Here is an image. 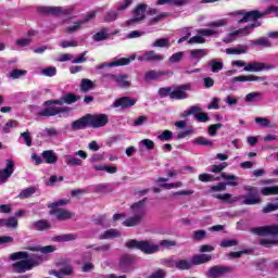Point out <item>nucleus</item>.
<instances>
[{"mask_svg": "<svg viewBox=\"0 0 278 278\" xmlns=\"http://www.w3.org/2000/svg\"><path fill=\"white\" fill-rule=\"evenodd\" d=\"M260 97H262V93H260V92H251V93H248L245 96V101L248 103H253V102L257 101V99H260Z\"/></svg>", "mask_w": 278, "mask_h": 278, "instance_id": "obj_54", "label": "nucleus"}, {"mask_svg": "<svg viewBox=\"0 0 278 278\" xmlns=\"http://www.w3.org/2000/svg\"><path fill=\"white\" fill-rule=\"evenodd\" d=\"M212 260V255L208 254H198L193 256L191 260L193 266H198L199 264H205L206 262H210Z\"/></svg>", "mask_w": 278, "mask_h": 278, "instance_id": "obj_30", "label": "nucleus"}, {"mask_svg": "<svg viewBox=\"0 0 278 278\" xmlns=\"http://www.w3.org/2000/svg\"><path fill=\"white\" fill-rule=\"evenodd\" d=\"M46 164H55L58 162V155H55V152L53 150H47L41 153Z\"/></svg>", "mask_w": 278, "mask_h": 278, "instance_id": "obj_27", "label": "nucleus"}, {"mask_svg": "<svg viewBox=\"0 0 278 278\" xmlns=\"http://www.w3.org/2000/svg\"><path fill=\"white\" fill-rule=\"evenodd\" d=\"M79 42L76 40H70V41H61L60 47H62V49H67L68 47H78Z\"/></svg>", "mask_w": 278, "mask_h": 278, "instance_id": "obj_61", "label": "nucleus"}, {"mask_svg": "<svg viewBox=\"0 0 278 278\" xmlns=\"http://www.w3.org/2000/svg\"><path fill=\"white\" fill-rule=\"evenodd\" d=\"M130 214L126 220L123 222L124 227H136L144 220L147 216V198L130 205Z\"/></svg>", "mask_w": 278, "mask_h": 278, "instance_id": "obj_2", "label": "nucleus"}, {"mask_svg": "<svg viewBox=\"0 0 278 278\" xmlns=\"http://www.w3.org/2000/svg\"><path fill=\"white\" fill-rule=\"evenodd\" d=\"M33 194H36V187H28L20 192L18 199H29Z\"/></svg>", "mask_w": 278, "mask_h": 278, "instance_id": "obj_42", "label": "nucleus"}, {"mask_svg": "<svg viewBox=\"0 0 278 278\" xmlns=\"http://www.w3.org/2000/svg\"><path fill=\"white\" fill-rule=\"evenodd\" d=\"M139 147H146L148 151H153L155 149V142L151 139H143L139 142Z\"/></svg>", "mask_w": 278, "mask_h": 278, "instance_id": "obj_51", "label": "nucleus"}, {"mask_svg": "<svg viewBox=\"0 0 278 278\" xmlns=\"http://www.w3.org/2000/svg\"><path fill=\"white\" fill-rule=\"evenodd\" d=\"M229 16H235L237 23H249L250 21H257L260 18H264L266 16V12L264 11H258V10H253V11H244V10H239L229 13Z\"/></svg>", "mask_w": 278, "mask_h": 278, "instance_id": "obj_4", "label": "nucleus"}, {"mask_svg": "<svg viewBox=\"0 0 278 278\" xmlns=\"http://www.w3.org/2000/svg\"><path fill=\"white\" fill-rule=\"evenodd\" d=\"M163 75H166V73L150 71V72L146 73L144 79H146V81H151L153 79H160Z\"/></svg>", "mask_w": 278, "mask_h": 278, "instance_id": "obj_39", "label": "nucleus"}, {"mask_svg": "<svg viewBox=\"0 0 278 278\" xmlns=\"http://www.w3.org/2000/svg\"><path fill=\"white\" fill-rule=\"evenodd\" d=\"M232 81H264L263 77L255 76V75H241L232 78Z\"/></svg>", "mask_w": 278, "mask_h": 278, "instance_id": "obj_29", "label": "nucleus"}, {"mask_svg": "<svg viewBox=\"0 0 278 278\" xmlns=\"http://www.w3.org/2000/svg\"><path fill=\"white\" fill-rule=\"evenodd\" d=\"M92 86H94L92 80H90V79H83L81 80V85H80V90H83V92H88V90H92Z\"/></svg>", "mask_w": 278, "mask_h": 278, "instance_id": "obj_52", "label": "nucleus"}, {"mask_svg": "<svg viewBox=\"0 0 278 278\" xmlns=\"http://www.w3.org/2000/svg\"><path fill=\"white\" fill-rule=\"evenodd\" d=\"M136 105V100L129 98V97H123L114 101L113 108H134Z\"/></svg>", "mask_w": 278, "mask_h": 278, "instance_id": "obj_21", "label": "nucleus"}, {"mask_svg": "<svg viewBox=\"0 0 278 278\" xmlns=\"http://www.w3.org/2000/svg\"><path fill=\"white\" fill-rule=\"evenodd\" d=\"M227 166H228V164L225 162L219 165H212L211 173H220L222 170H225V168H227Z\"/></svg>", "mask_w": 278, "mask_h": 278, "instance_id": "obj_63", "label": "nucleus"}, {"mask_svg": "<svg viewBox=\"0 0 278 278\" xmlns=\"http://www.w3.org/2000/svg\"><path fill=\"white\" fill-rule=\"evenodd\" d=\"M202 38H205L207 36H218V29L216 28H201L197 30Z\"/></svg>", "mask_w": 278, "mask_h": 278, "instance_id": "obj_37", "label": "nucleus"}, {"mask_svg": "<svg viewBox=\"0 0 278 278\" xmlns=\"http://www.w3.org/2000/svg\"><path fill=\"white\" fill-rule=\"evenodd\" d=\"M215 199H219V201H225V203H237L240 201V198L232 197L230 193L217 194Z\"/></svg>", "mask_w": 278, "mask_h": 278, "instance_id": "obj_32", "label": "nucleus"}, {"mask_svg": "<svg viewBox=\"0 0 278 278\" xmlns=\"http://www.w3.org/2000/svg\"><path fill=\"white\" fill-rule=\"evenodd\" d=\"M208 66H211L212 73H218L219 71H223V62L211 60L208 62Z\"/></svg>", "mask_w": 278, "mask_h": 278, "instance_id": "obj_46", "label": "nucleus"}, {"mask_svg": "<svg viewBox=\"0 0 278 278\" xmlns=\"http://www.w3.org/2000/svg\"><path fill=\"white\" fill-rule=\"evenodd\" d=\"M252 45L254 47H265V48L273 47V43L270 42V40H268V38L256 39L252 41Z\"/></svg>", "mask_w": 278, "mask_h": 278, "instance_id": "obj_44", "label": "nucleus"}, {"mask_svg": "<svg viewBox=\"0 0 278 278\" xmlns=\"http://www.w3.org/2000/svg\"><path fill=\"white\" fill-rule=\"evenodd\" d=\"M166 271L163 269H157L156 271L152 273L149 278H165Z\"/></svg>", "mask_w": 278, "mask_h": 278, "instance_id": "obj_64", "label": "nucleus"}, {"mask_svg": "<svg viewBox=\"0 0 278 278\" xmlns=\"http://www.w3.org/2000/svg\"><path fill=\"white\" fill-rule=\"evenodd\" d=\"M125 245L127 249H139V251H142V253H147L148 255L157 253V251H160V245L154 244L151 241L129 240Z\"/></svg>", "mask_w": 278, "mask_h": 278, "instance_id": "obj_5", "label": "nucleus"}, {"mask_svg": "<svg viewBox=\"0 0 278 278\" xmlns=\"http://www.w3.org/2000/svg\"><path fill=\"white\" fill-rule=\"evenodd\" d=\"M116 18H118V13H116L115 11H111V12L106 13V15L104 16V21L106 23H112V22L116 21Z\"/></svg>", "mask_w": 278, "mask_h": 278, "instance_id": "obj_59", "label": "nucleus"}, {"mask_svg": "<svg viewBox=\"0 0 278 278\" xmlns=\"http://www.w3.org/2000/svg\"><path fill=\"white\" fill-rule=\"evenodd\" d=\"M204 42H205V38L200 34H198L197 36L191 37L188 40V45H204Z\"/></svg>", "mask_w": 278, "mask_h": 278, "instance_id": "obj_47", "label": "nucleus"}, {"mask_svg": "<svg viewBox=\"0 0 278 278\" xmlns=\"http://www.w3.org/2000/svg\"><path fill=\"white\" fill-rule=\"evenodd\" d=\"M94 16H97V13L94 11H91V12L87 13L85 18H83V20L67 21L65 23L66 24V27H65L66 34H75V33L79 31L81 29V27H84V25H86V23H88V21H92V18H94Z\"/></svg>", "mask_w": 278, "mask_h": 278, "instance_id": "obj_6", "label": "nucleus"}, {"mask_svg": "<svg viewBox=\"0 0 278 278\" xmlns=\"http://www.w3.org/2000/svg\"><path fill=\"white\" fill-rule=\"evenodd\" d=\"M3 227H8L9 229H16L18 227L16 217H9L8 219H3Z\"/></svg>", "mask_w": 278, "mask_h": 278, "instance_id": "obj_43", "label": "nucleus"}, {"mask_svg": "<svg viewBox=\"0 0 278 278\" xmlns=\"http://www.w3.org/2000/svg\"><path fill=\"white\" fill-rule=\"evenodd\" d=\"M175 268H178V270H190L192 268L193 263L192 261L188 260H179L174 263Z\"/></svg>", "mask_w": 278, "mask_h": 278, "instance_id": "obj_28", "label": "nucleus"}, {"mask_svg": "<svg viewBox=\"0 0 278 278\" xmlns=\"http://www.w3.org/2000/svg\"><path fill=\"white\" fill-rule=\"evenodd\" d=\"M121 232L116 229H109L104 233L100 235V240H110L111 238H118Z\"/></svg>", "mask_w": 278, "mask_h": 278, "instance_id": "obj_34", "label": "nucleus"}, {"mask_svg": "<svg viewBox=\"0 0 278 278\" xmlns=\"http://www.w3.org/2000/svg\"><path fill=\"white\" fill-rule=\"evenodd\" d=\"M193 144H198L199 147H212L214 142L205 137H198L193 140Z\"/></svg>", "mask_w": 278, "mask_h": 278, "instance_id": "obj_40", "label": "nucleus"}, {"mask_svg": "<svg viewBox=\"0 0 278 278\" xmlns=\"http://www.w3.org/2000/svg\"><path fill=\"white\" fill-rule=\"evenodd\" d=\"M64 160H65V164H67V166H81V164H83L81 159H77L73 155H65Z\"/></svg>", "mask_w": 278, "mask_h": 278, "instance_id": "obj_36", "label": "nucleus"}, {"mask_svg": "<svg viewBox=\"0 0 278 278\" xmlns=\"http://www.w3.org/2000/svg\"><path fill=\"white\" fill-rule=\"evenodd\" d=\"M255 123L256 125H260V127H268L269 129H273V127H275V124L270 123V119L266 117H256Z\"/></svg>", "mask_w": 278, "mask_h": 278, "instance_id": "obj_41", "label": "nucleus"}, {"mask_svg": "<svg viewBox=\"0 0 278 278\" xmlns=\"http://www.w3.org/2000/svg\"><path fill=\"white\" fill-rule=\"evenodd\" d=\"M105 77L109 81L116 84L119 88H129V86H131V81H129V76L127 74H108Z\"/></svg>", "mask_w": 278, "mask_h": 278, "instance_id": "obj_10", "label": "nucleus"}, {"mask_svg": "<svg viewBox=\"0 0 278 278\" xmlns=\"http://www.w3.org/2000/svg\"><path fill=\"white\" fill-rule=\"evenodd\" d=\"M199 179L200 181L207 184L210 181H216L217 178H215L214 175L211 174H200Z\"/></svg>", "mask_w": 278, "mask_h": 278, "instance_id": "obj_56", "label": "nucleus"}, {"mask_svg": "<svg viewBox=\"0 0 278 278\" xmlns=\"http://www.w3.org/2000/svg\"><path fill=\"white\" fill-rule=\"evenodd\" d=\"M147 16V4H139L134 10V17L128 21V25H132V23H140V21H144Z\"/></svg>", "mask_w": 278, "mask_h": 278, "instance_id": "obj_15", "label": "nucleus"}, {"mask_svg": "<svg viewBox=\"0 0 278 278\" xmlns=\"http://www.w3.org/2000/svg\"><path fill=\"white\" fill-rule=\"evenodd\" d=\"M275 16L278 17V7H268L265 9V16Z\"/></svg>", "mask_w": 278, "mask_h": 278, "instance_id": "obj_60", "label": "nucleus"}, {"mask_svg": "<svg viewBox=\"0 0 278 278\" xmlns=\"http://www.w3.org/2000/svg\"><path fill=\"white\" fill-rule=\"evenodd\" d=\"M190 88H192L190 84L172 87L170 99H175L176 101L188 99V92L186 90H190Z\"/></svg>", "mask_w": 278, "mask_h": 278, "instance_id": "obj_11", "label": "nucleus"}, {"mask_svg": "<svg viewBox=\"0 0 278 278\" xmlns=\"http://www.w3.org/2000/svg\"><path fill=\"white\" fill-rule=\"evenodd\" d=\"M151 47H159L161 49H168L170 47V40L166 38H159L153 41Z\"/></svg>", "mask_w": 278, "mask_h": 278, "instance_id": "obj_33", "label": "nucleus"}, {"mask_svg": "<svg viewBox=\"0 0 278 278\" xmlns=\"http://www.w3.org/2000/svg\"><path fill=\"white\" fill-rule=\"evenodd\" d=\"M14 173V161L11 159L7 160V165L4 169L0 170V184H5Z\"/></svg>", "mask_w": 278, "mask_h": 278, "instance_id": "obj_16", "label": "nucleus"}, {"mask_svg": "<svg viewBox=\"0 0 278 278\" xmlns=\"http://www.w3.org/2000/svg\"><path fill=\"white\" fill-rule=\"evenodd\" d=\"M134 60H136V54H132L129 58L115 59L111 63H102L99 65V68H105V66H109L110 68L114 66H127V64L134 62Z\"/></svg>", "mask_w": 278, "mask_h": 278, "instance_id": "obj_14", "label": "nucleus"}, {"mask_svg": "<svg viewBox=\"0 0 278 278\" xmlns=\"http://www.w3.org/2000/svg\"><path fill=\"white\" fill-rule=\"evenodd\" d=\"M223 127V124L218 123L215 125H211L208 126V136H216V131H218V129H220Z\"/></svg>", "mask_w": 278, "mask_h": 278, "instance_id": "obj_62", "label": "nucleus"}, {"mask_svg": "<svg viewBox=\"0 0 278 278\" xmlns=\"http://www.w3.org/2000/svg\"><path fill=\"white\" fill-rule=\"evenodd\" d=\"M72 273H73V267L65 266L59 273L58 271H53V275H55V277L61 278L62 275H71Z\"/></svg>", "mask_w": 278, "mask_h": 278, "instance_id": "obj_55", "label": "nucleus"}, {"mask_svg": "<svg viewBox=\"0 0 278 278\" xmlns=\"http://www.w3.org/2000/svg\"><path fill=\"white\" fill-rule=\"evenodd\" d=\"M244 191L249 193V195H240L239 199H243V205H257V203H262V199L255 192H257V188L245 186Z\"/></svg>", "mask_w": 278, "mask_h": 278, "instance_id": "obj_7", "label": "nucleus"}, {"mask_svg": "<svg viewBox=\"0 0 278 278\" xmlns=\"http://www.w3.org/2000/svg\"><path fill=\"white\" fill-rule=\"evenodd\" d=\"M86 127H90V124L88 122V115L72 123V129L74 131H77L79 129H86Z\"/></svg>", "mask_w": 278, "mask_h": 278, "instance_id": "obj_25", "label": "nucleus"}, {"mask_svg": "<svg viewBox=\"0 0 278 278\" xmlns=\"http://www.w3.org/2000/svg\"><path fill=\"white\" fill-rule=\"evenodd\" d=\"M157 139L162 142H168L169 140H173V131L164 130L161 135L157 136Z\"/></svg>", "mask_w": 278, "mask_h": 278, "instance_id": "obj_49", "label": "nucleus"}, {"mask_svg": "<svg viewBox=\"0 0 278 278\" xmlns=\"http://www.w3.org/2000/svg\"><path fill=\"white\" fill-rule=\"evenodd\" d=\"M190 59L194 61L193 66H197L205 55L210 53L207 49H193L189 51Z\"/></svg>", "mask_w": 278, "mask_h": 278, "instance_id": "obj_20", "label": "nucleus"}, {"mask_svg": "<svg viewBox=\"0 0 278 278\" xmlns=\"http://www.w3.org/2000/svg\"><path fill=\"white\" fill-rule=\"evenodd\" d=\"M139 62H162L164 55L155 53V51H146L142 55L138 56Z\"/></svg>", "mask_w": 278, "mask_h": 278, "instance_id": "obj_17", "label": "nucleus"}, {"mask_svg": "<svg viewBox=\"0 0 278 278\" xmlns=\"http://www.w3.org/2000/svg\"><path fill=\"white\" fill-rule=\"evenodd\" d=\"M270 68L271 67L267 66L265 63L253 61V62L247 63L244 71L247 73H260L262 71H268Z\"/></svg>", "mask_w": 278, "mask_h": 278, "instance_id": "obj_18", "label": "nucleus"}, {"mask_svg": "<svg viewBox=\"0 0 278 278\" xmlns=\"http://www.w3.org/2000/svg\"><path fill=\"white\" fill-rule=\"evenodd\" d=\"M34 251H40V253H53L55 251V247L53 245H46V247H36Z\"/></svg>", "mask_w": 278, "mask_h": 278, "instance_id": "obj_57", "label": "nucleus"}, {"mask_svg": "<svg viewBox=\"0 0 278 278\" xmlns=\"http://www.w3.org/2000/svg\"><path fill=\"white\" fill-rule=\"evenodd\" d=\"M260 24H252L250 26H245L244 28H239L233 33H230L225 39L224 42H233L238 36H249L251 31H253L254 27H258Z\"/></svg>", "mask_w": 278, "mask_h": 278, "instance_id": "obj_12", "label": "nucleus"}, {"mask_svg": "<svg viewBox=\"0 0 278 278\" xmlns=\"http://www.w3.org/2000/svg\"><path fill=\"white\" fill-rule=\"evenodd\" d=\"M24 75H27V71L25 70H13L9 77H11V79H21V77H24Z\"/></svg>", "mask_w": 278, "mask_h": 278, "instance_id": "obj_50", "label": "nucleus"}, {"mask_svg": "<svg viewBox=\"0 0 278 278\" xmlns=\"http://www.w3.org/2000/svg\"><path fill=\"white\" fill-rule=\"evenodd\" d=\"M79 99H81V97L76 96L74 93H66L62 96L61 100L47 101L45 102V105H49V108L42 109L39 112V116H56V114H62L66 112V109L53 106V103L54 105H62L63 103L71 105L73 103H77Z\"/></svg>", "mask_w": 278, "mask_h": 278, "instance_id": "obj_1", "label": "nucleus"}, {"mask_svg": "<svg viewBox=\"0 0 278 278\" xmlns=\"http://www.w3.org/2000/svg\"><path fill=\"white\" fill-rule=\"evenodd\" d=\"M87 118L89 122V127H93V129L105 127L106 123L110 122V117H108L105 114H87Z\"/></svg>", "mask_w": 278, "mask_h": 278, "instance_id": "obj_9", "label": "nucleus"}, {"mask_svg": "<svg viewBox=\"0 0 278 278\" xmlns=\"http://www.w3.org/2000/svg\"><path fill=\"white\" fill-rule=\"evenodd\" d=\"M223 179H227V182H224L226 186H239V179L236 175H227L225 173L222 174Z\"/></svg>", "mask_w": 278, "mask_h": 278, "instance_id": "obj_31", "label": "nucleus"}, {"mask_svg": "<svg viewBox=\"0 0 278 278\" xmlns=\"http://www.w3.org/2000/svg\"><path fill=\"white\" fill-rule=\"evenodd\" d=\"M58 74V70L55 67H46L41 70V75H45V77H55Z\"/></svg>", "mask_w": 278, "mask_h": 278, "instance_id": "obj_53", "label": "nucleus"}, {"mask_svg": "<svg viewBox=\"0 0 278 278\" xmlns=\"http://www.w3.org/2000/svg\"><path fill=\"white\" fill-rule=\"evenodd\" d=\"M9 258L12 260V262L21 260L12 265L14 273L17 274L27 273V270H31L35 266L34 260L29 258V254H27V252L12 253Z\"/></svg>", "mask_w": 278, "mask_h": 278, "instance_id": "obj_3", "label": "nucleus"}, {"mask_svg": "<svg viewBox=\"0 0 278 278\" xmlns=\"http://www.w3.org/2000/svg\"><path fill=\"white\" fill-rule=\"evenodd\" d=\"M31 227L33 229H36V231H47V229H51V223H49L47 219H40L34 222Z\"/></svg>", "mask_w": 278, "mask_h": 278, "instance_id": "obj_26", "label": "nucleus"}, {"mask_svg": "<svg viewBox=\"0 0 278 278\" xmlns=\"http://www.w3.org/2000/svg\"><path fill=\"white\" fill-rule=\"evenodd\" d=\"M194 118L199 123H207V121H210V116L207 115V113H203V112L197 113Z\"/></svg>", "mask_w": 278, "mask_h": 278, "instance_id": "obj_58", "label": "nucleus"}, {"mask_svg": "<svg viewBox=\"0 0 278 278\" xmlns=\"http://www.w3.org/2000/svg\"><path fill=\"white\" fill-rule=\"evenodd\" d=\"M190 0H157L156 5H172L174 8H181V5H187Z\"/></svg>", "mask_w": 278, "mask_h": 278, "instance_id": "obj_24", "label": "nucleus"}, {"mask_svg": "<svg viewBox=\"0 0 278 278\" xmlns=\"http://www.w3.org/2000/svg\"><path fill=\"white\" fill-rule=\"evenodd\" d=\"M227 273H231V267L214 266L207 271L206 275L210 278H218L223 277V275H227Z\"/></svg>", "mask_w": 278, "mask_h": 278, "instance_id": "obj_19", "label": "nucleus"}, {"mask_svg": "<svg viewBox=\"0 0 278 278\" xmlns=\"http://www.w3.org/2000/svg\"><path fill=\"white\" fill-rule=\"evenodd\" d=\"M249 51V46L238 45L237 47L227 48L225 50L227 55H244Z\"/></svg>", "mask_w": 278, "mask_h": 278, "instance_id": "obj_23", "label": "nucleus"}, {"mask_svg": "<svg viewBox=\"0 0 278 278\" xmlns=\"http://www.w3.org/2000/svg\"><path fill=\"white\" fill-rule=\"evenodd\" d=\"M108 38V29L103 28L93 35V40L96 42H101V40H105Z\"/></svg>", "mask_w": 278, "mask_h": 278, "instance_id": "obj_48", "label": "nucleus"}, {"mask_svg": "<svg viewBox=\"0 0 278 278\" xmlns=\"http://www.w3.org/2000/svg\"><path fill=\"white\" fill-rule=\"evenodd\" d=\"M73 240H77V235L67 233V235L54 237V242H73Z\"/></svg>", "mask_w": 278, "mask_h": 278, "instance_id": "obj_35", "label": "nucleus"}, {"mask_svg": "<svg viewBox=\"0 0 278 278\" xmlns=\"http://www.w3.org/2000/svg\"><path fill=\"white\" fill-rule=\"evenodd\" d=\"M65 200H59L58 202H53L50 204V207H52L53 211L50 212V214H54L58 220H68L71 218L72 214L71 212L64 210V208H55L60 207V205H66Z\"/></svg>", "mask_w": 278, "mask_h": 278, "instance_id": "obj_8", "label": "nucleus"}, {"mask_svg": "<svg viewBox=\"0 0 278 278\" xmlns=\"http://www.w3.org/2000/svg\"><path fill=\"white\" fill-rule=\"evenodd\" d=\"M261 194H263V197L278 194V186L264 187L261 189Z\"/></svg>", "mask_w": 278, "mask_h": 278, "instance_id": "obj_38", "label": "nucleus"}, {"mask_svg": "<svg viewBox=\"0 0 278 278\" xmlns=\"http://www.w3.org/2000/svg\"><path fill=\"white\" fill-rule=\"evenodd\" d=\"M134 264V257L131 255H123L119 261V268L123 273H129L131 270V266Z\"/></svg>", "mask_w": 278, "mask_h": 278, "instance_id": "obj_22", "label": "nucleus"}, {"mask_svg": "<svg viewBox=\"0 0 278 278\" xmlns=\"http://www.w3.org/2000/svg\"><path fill=\"white\" fill-rule=\"evenodd\" d=\"M43 14H50L51 16H62L64 14H71L73 8H62V7H43L41 8Z\"/></svg>", "mask_w": 278, "mask_h": 278, "instance_id": "obj_13", "label": "nucleus"}, {"mask_svg": "<svg viewBox=\"0 0 278 278\" xmlns=\"http://www.w3.org/2000/svg\"><path fill=\"white\" fill-rule=\"evenodd\" d=\"M278 210V198L273 201L271 203H268L264 208L263 213L264 214H270V212H276Z\"/></svg>", "mask_w": 278, "mask_h": 278, "instance_id": "obj_45", "label": "nucleus"}]
</instances>
